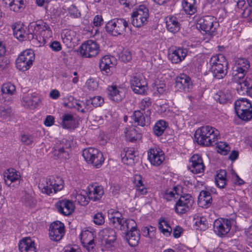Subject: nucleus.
I'll return each mask as SVG.
<instances>
[{
    "mask_svg": "<svg viewBox=\"0 0 252 252\" xmlns=\"http://www.w3.org/2000/svg\"><path fill=\"white\" fill-rule=\"evenodd\" d=\"M29 39H36L39 43L44 44L46 39L52 36L50 26L43 21H39L30 24L28 30Z\"/></svg>",
    "mask_w": 252,
    "mask_h": 252,
    "instance_id": "f257e3e1",
    "label": "nucleus"
},
{
    "mask_svg": "<svg viewBox=\"0 0 252 252\" xmlns=\"http://www.w3.org/2000/svg\"><path fill=\"white\" fill-rule=\"evenodd\" d=\"M220 133L215 127L207 125L199 127L194 133L195 139L200 145L211 146L216 143Z\"/></svg>",
    "mask_w": 252,
    "mask_h": 252,
    "instance_id": "f03ea898",
    "label": "nucleus"
},
{
    "mask_svg": "<svg viewBox=\"0 0 252 252\" xmlns=\"http://www.w3.org/2000/svg\"><path fill=\"white\" fill-rule=\"evenodd\" d=\"M210 70L218 79L223 78L227 73V62L222 54L214 56L210 60Z\"/></svg>",
    "mask_w": 252,
    "mask_h": 252,
    "instance_id": "7ed1b4c3",
    "label": "nucleus"
},
{
    "mask_svg": "<svg viewBox=\"0 0 252 252\" xmlns=\"http://www.w3.org/2000/svg\"><path fill=\"white\" fill-rule=\"evenodd\" d=\"M38 188L43 193L49 195L62 190L63 188V181L59 177H49L40 180Z\"/></svg>",
    "mask_w": 252,
    "mask_h": 252,
    "instance_id": "20e7f679",
    "label": "nucleus"
},
{
    "mask_svg": "<svg viewBox=\"0 0 252 252\" xmlns=\"http://www.w3.org/2000/svg\"><path fill=\"white\" fill-rule=\"evenodd\" d=\"M235 108L237 116L241 120L248 121L252 118V106L248 99L237 100L235 103Z\"/></svg>",
    "mask_w": 252,
    "mask_h": 252,
    "instance_id": "39448f33",
    "label": "nucleus"
},
{
    "mask_svg": "<svg viewBox=\"0 0 252 252\" xmlns=\"http://www.w3.org/2000/svg\"><path fill=\"white\" fill-rule=\"evenodd\" d=\"M82 155L87 162L97 168L102 165L104 160L102 153L98 149L93 148L84 149Z\"/></svg>",
    "mask_w": 252,
    "mask_h": 252,
    "instance_id": "423d86ee",
    "label": "nucleus"
},
{
    "mask_svg": "<svg viewBox=\"0 0 252 252\" xmlns=\"http://www.w3.org/2000/svg\"><path fill=\"white\" fill-rule=\"evenodd\" d=\"M128 23L123 18H116L109 21L106 25L107 32L114 36L122 35L126 32Z\"/></svg>",
    "mask_w": 252,
    "mask_h": 252,
    "instance_id": "0eeeda50",
    "label": "nucleus"
},
{
    "mask_svg": "<svg viewBox=\"0 0 252 252\" xmlns=\"http://www.w3.org/2000/svg\"><path fill=\"white\" fill-rule=\"evenodd\" d=\"M149 17L148 9L144 5H140L131 14V24L135 27H141L147 23Z\"/></svg>",
    "mask_w": 252,
    "mask_h": 252,
    "instance_id": "6e6552de",
    "label": "nucleus"
},
{
    "mask_svg": "<svg viewBox=\"0 0 252 252\" xmlns=\"http://www.w3.org/2000/svg\"><path fill=\"white\" fill-rule=\"evenodd\" d=\"M250 66L249 61L244 58H239L235 60L233 67L234 80H238L245 78Z\"/></svg>",
    "mask_w": 252,
    "mask_h": 252,
    "instance_id": "1a4fd4ad",
    "label": "nucleus"
},
{
    "mask_svg": "<svg viewBox=\"0 0 252 252\" xmlns=\"http://www.w3.org/2000/svg\"><path fill=\"white\" fill-rule=\"evenodd\" d=\"M99 45L93 40H89L83 43L79 48V54L84 58L96 57L100 52Z\"/></svg>",
    "mask_w": 252,
    "mask_h": 252,
    "instance_id": "9d476101",
    "label": "nucleus"
},
{
    "mask_svg": "<svg viewBox=\"0 0 252 252\" xmlns=\"http://www.w3.org/2000/svg\"><path fill=\"white\" fill-rule=\"evenodd\" d=\"M34 59V54L31 49H28L19 56L16 61V67L20 70L26 71L28 70L32 64Z\"/></svg>",
    "mask_w": 252,
    "mask_h": 252,
    "instance_id": "9b49d317",
    "label": "nucleus"
},
{
    "mask_svg": "<svg viewBox=\"0 0 252 252\" xmlns=\"http://www.w3.org/2000/svg\"><path fill=\"white\" fill-rule=\"evenodd\" d=\"M218 23L216 21V19L211 16H206L201 18L197 22V27L202 31L212 34L216 32Z\"/></svg>",
    "mask_w": 252,
    "mask_h": 252,
    "instance_id": "f8f14e48",
    "label": "nucleus"
},
{
    "mask_svg": "<svg viewBox=\"0 0 252 252\" xmlns=\"http://www.w3.org/2000/svg\"><path fill=\"white\" fill-rule=\"evenodd\" d=\"M193 202V199L189 194L180 196L175 205V212L179 215L186 213L189 211Z\"/></svg>",
    "mask_w": 252,
    "mask_h": 252,
    "instance_id": "ddd939ff",
    "label": "nucleus"
},
{
    "mask_svg": "<svg viewBox=\"0 0 252 252\" xmlns=\"http://www.w3.org/2000/svg\"><path fill=\"white\" fill-rule=\"evenodd\" d=\"M131 88L133 91L138 94H143L147 90L145 79L140 75H136L131 77L130 80Z\"/></svg>",
    "mask_w": 252,
    "mask_h": 252,
    "instance_id": "4468645a",
    "label": "nucleus"
},
{
    "mask_svg": "<svg viewBox=\"0 0 252 252\" xmlns=\"http://www.w3.org/2000/svg\"><path fill=\"white\" fill-rule=\"evenodd\" d=\"M231 224V220L228 219L216 220L214 223V231L218 235L223 236L229 232Z\"/></svg>",
    "mask_w": 252,
    "mask_h": 252,
    "instance_id": "2eb2a0df",
    "label": "nucleus"
},
{
    "mask_svg": "<svg viewBox=\"0 0 252 252\" xmlns=\"http://www.w3.org/2000/svg\"><path fill=\"white\" fill-rule=\"evenodd\" d=\"M95 237V232L85 230L82 231L80 239L83 246L89 252H93L95 244L94 239Z\"/></svg>",
    "mask_w": 252,
    "mask_h": 252,
    "instance_id": "dca6fc26",
    "label": "nucleus"
},
{
    "mask_svg": "<svg viewBox=\"0 0 252 252\" xmlns=\"http://www.w3.org/2000/svg\"><path fill=\"white\" fill-rule=\"evenodd\" d=\"M109 98L115 102L121 101L125 97V89L121 86L112 84L107 89Z\"/></svg>",
    "mask_w": 252,
    "mask_h": 252,
    "instance_id": "f3484780",
    "label": "nucleus"
},
{
    "mask_svg": "<svg viewBox=\"0 0 252 252\" xmlns=\"http://www.w3.org/2000/svg\"><path fill=\"white\" fill-rule=\"evenodd\" d=\"M49 231L51 240L59 241L64 234V224L60 221H54L50 224Z\"/></svg>",
    "mask_w": 252,
    "mask_h": 252,
    "instance_id": "a211bd4d",
    "label": "nucleus"
},
{
    "mask_svg": "<svg viewBox=\"0 0 252 252\" xmlns=\"http://www.w3.org/2000/svg\"><path fill=\"white\" fill-rule=\"evenodd\" d=\"M117 60L113 57L109 55L103 56L99 61V68L103 73L109 75L117 64Z\"/></svg>",
    "mask_w": 252,
    "mask_h": 252,
    "instance_id": "6ab92c4d",
    "label": "nucleus"
},
{
    "mask_svg": "<svg viewBox=\"0 0 252 252\" xmlns=\"http://www.w3.org/2000/svg\"><path fill=\"white\" fill-rule=\"evenodd\" d=\"M99 236L102 243L107 247L113 246L116 240V232L113 229L111 228L103 229L99 232Z\"/></svg>",
    "mask_w": 252,
    "mask_h": 252,
    "instance_id": "aec40b11",
    "label": "nucleus"
},
{
    "mask_svg": "<svg viewBox=\"0 0 252 252\" xmlns=\"http://www.w3.org/2000/svg\"><path fill=\"white\" fill-rule=\"evenodd\" d=\"M189 169L194 174L202 173L204 172L205 165L200 156L195 154L191 157L189 160Z\"/></svg>",
    "mask_w": 252,
    "mask_h": 252,
    "instance_id": "412c9836",
    "label": "nucleus"
},
{
    "mask_svg": "<svg viewBox=\"0 0 252 252\" xmlns=\"http://www.w3.org/2000/svg\"><path fill=\"white\" fill-rule=\"evenodd\" d=\"M176 86L184 92H189L193 88V84L189 76L182 74L176 78Z\"/></svg>",
    "mask_w": 252,
    "mask_h": 252,
    "instance_id": "4be33fe9",
    "label": "nucleus"
},
{
    "mask_svg": "<svg viewBox=\"0 0 252 252\" xmlns=\"http://www.w3.org/2000/svg\"><path fill=\"white\" fill-rule=\"evenodd\" d=\"M55 206L58 212L64 216L71 215L74 210V204L68 200H59L56 203Z\"/></svg>",
    "mask_w": 252,
    "mask_h": 252,
    "instance_id": "5701e85b",
    "label": "nucleus"
},
{
    "mask_svg": "<svg viewBox=\"0 0 252 252\" xmlns=\"http://www.w3.org/2000/svg\"><path fill=\"white\" fill-rule=\"evenodd\" d=\"M148 156L151 163L156 166L160 165L164 160V153L159 148L150 149L148 153Z\"/></svg>",
    "mask_w": 252,
    "mask_h": 252,
    "instance_id": "b1692460",
    "label": "nucleus"
},
{
    "mask_svg": "<svg viewBox=\"0 0 252 252\" xmlns=\"http://www.w3.org/2000/svg\"><path fill=\"white\" fill-rule=\"evenodd\" d=\"M136 222L132 219H126L123 218L114 227L124 232L125 234L129 230L135 228Z\"/></svg>",
    "mask_w": 252,
    "mask_h": 252,
    "instance_id": "393cba45",
    "label": "nucleus"
},
{
    "mask_svg": "<svg viewBox=\"0 0 252 252\" xmlns=\"http://www.w3.org/2000/svg\"><path fill=\"white\" fill-rule=\"evenodd\" d=\"M146 112L147 113L145 114V116L140 111H135L132 116L133 120L135 123H137L138 125L144 126L147 124L150 123V115L151 114L150 109L147 110Z\"/></svg>",
    "mask_w": 252,
    "mask_h": 252,
    "instance_id": "a878e982",
    "label": "nucleus"
},
{
    "mask_svg": "<svg viewBox=\"0 0 252 252\" xmlns=\"http://www.w3.org/2000/svg\"><path fill=\"white\" fill-rule=\"evenodd\" d=\"M125 238L131 247H135L138 245L140 238L139 231L135 228L129 230L125 234Z\"/></svg>",
    "mask_w": 252,
    "mask_h": 252,
    "instance_id": "bb28decb",
    "label": "nucleus"
},
{
    "mask_svg": "<svg viewBox=\"0 0 252 252\" xmlns=\"http://www.w3.org/2000/svg\"><path fill=\"white\" fill-rule=\"evenodd\" d=\"M19 249L20 252H36L34 242L28 237L23 239L19 242Z\"/></svg>",
    "mask_w": 252,
    "mask_h": 252,
    "instance_id": "cd10ccee",
    "label": "nucleus"
},
{
    "mask_svg": "<svg viewBox=\"0 0 252 252\" xmlns=\"http://www.w3.org/2000/svg\"><path fill=\"white\" fill-rule=\"evenodd\" d=\"M20 175L19 173L14 169H8L4 173V179L5 184L8 186H10L12 183H19L20 180Z\"/></svg>",
    "mask_w": 252,
    "mask_h": 252,
    "instance_id": "c85d7f7f",
    "label": "nucleus"
},
{
    "mask_svg": "<svg viewBox=\"0 0 252 252\" xmlns=\"http://www.w3.org/2000/svg\"><path fill=\"white\" fill-rule=\"evenodd\" d=\"M166 27L168 31L175 33L180 29V24L177 18L173 16H168L165 18Z\"/></svg>",
    "mask_w": 252,
    "mask_h": 252,
    "instance_id": "c756f323",
    "label": "nucleus"
},
{
    "mask_svg": "<svg viewBox=\"0 0 252 252\" xmlns=\"http://www.w3.org/2000/svg\"><path fill=\"white\" fill-rule=\"evenodd\" d=\"M38 101L39 98L35 94H27L23 97L22 105L26 108L33 109L36 106Z\"/></svg>",
    "mask_w": 252,
    "mask_h": 252,
    "instance_id": "7c9ffc66",
    "label": "nucleus"
},
{
    "mask_svg": "<svg viewBox=\"0 0 252 252\" xmlns=\"http://www.w3.org/2000/svg\"><path fill=\"white\" fill-rule=\"evenodd\" d=\"M212 202L210 193L206 190H202L198 198V204L202 208H208Z\"/></svg>",
    "mask_w": 252,
    "mask_h": 252,
    "instance_id": "2f4dec72",
    "label": "nucleus"
},
{
    "mask_svg": "<svg viewBox=\"0 0 252 252\" xmlns=\"http://www.w3.org/2000/svg\"><path fill=\"white\" fill-rule=\"evenodd\" d=\"M186 56L187 51L185 49L178 48L169 55V58L173 63H178L181 62Z\"/></svg>",
    "mask_w": 252,
    "mask_h": 252,
    "instance_id": "473e14b6",
    "label": "nucleus"
},
{
    "mask_svg": "<svg viewBox=\"0 0 252 252\" xmlns=\"http://www.w3.org/2000/svg\"><path fill=\"white\" fill-rule=\"evenodd\" d=\"M63 42L69 47L73 45L75 41V32L74 31L64 30L61 34Z\"/></svg>",
    "mask_w": 252,
    "mask_h": 252,
    "instance_id": "72a5a7b5",
    "label": "nucleus"
},
{
    "mask_svg": "<svg viewBox=\"0 0 252 252\" xmlns=\"http://www.w3.org/2000/svg\"><path fill=\"white\" fill-rule=\"evenodd\" d=\"M104 194V190L101 186H96L93 188V189H89L88 195L90 199L93 201L99 200Z\"/></svg>",
    "mask_w": 252,
    "mask_h": 252,
    "instance_id": "f704fd0d",
    "label": "nucleus"
},
{
    "mask_svg": "<svg viewBox=\"0 0 252 252\" xmlns=\"http://www.w3.org/2000/svg\"><path fill=\"white\" fill-rule=\"evenodd\" d=\"M62 126L63 128L74 129L76 127L75 120L71 114H65L63 116Z\"/></svg>",
    "mask_w": 252,
    "mask_h": 252,
    "instance_id": "c9c22d12",
    "label": "nucleus"
},
{
    "mask_svg": "<svg viewBox=\"0 0 252 252\" xmlns=\"http://www.w3.org/2000/svg\"><path fill=\"white\" fill-rule=\"evenodd\" d=\"M226 172L224 170H220L215 177L216 185L219 188L223 189L226 185Z\"/></svg>",
    "mask_w": 252,
    "mask_h": 252,
    "instance_id": "e433bc0d",
    "label": "nucleus"
},
{
    "mask_svg": "<svg viewBox=\"0 0 252 252\" xmlns=\"http://www.w3.org/2000/svg\"><path fill=\"white\" fill-rule=\"evenodd\" d=\"M195 3V0H183L182 7L187 14L192 15L196 11Z\"/></svg>",
    "mask_w": 252,
    "mask_h": 252,
    "instance_id": "4c0bfd02",
    "label": "nucleus"
},
{
    "mask_svg": "<svg viewBox=\"0 0 252 252\" xmlns=\"http://www.w3.org/2000/svg\"><path fill=\"white\" fill-rule=\"evenodd\" d=\"M108 217L110 223L113 226L123 218L122 215L119 211L113 209L108 210Z\"/></svg>",
    "mask_w": 252,
    "mask_h": 252,
    "instance_id": "58836bf2",
    "label": "nucleus"
},
{
    "mask_svg": "<svg viewBox=\"0 0 252 252\" xmlns=\"http://www.w3.org/2000/svg\"><path fill=\"white\" fill-rule=\"evenodd\" d=\"M125 133L127 139L131 142L136 141L142 137L141 134L138 133L134 128L128 129L126 128Z\"/></svg>",
    "mask_w": 252,
    "mask_h": 252,
    "instance_id": "ea45409f",
    "label": "nucleus"
},
{
    "mask_svg": "<svg viewBox=\"0 0 252 252\" xmlns=\"http://www.w3.org/2000/svg\"><path fill=\"white\" fill-rule=\"evenodd\" d=\"M167 126L168 124L165 121H158L153 127V131L155 134L158 136L161 135Z\"/></svg>",
    "mask_w": 252,
    "mask_h": 252,
    "instance_id": "a19ab883",
    "label": "nucleus"
},
{
    "mask_svg": "<svg viewBox=\"0 0 252 252\" xmlns=\"http://www.w3.org/2000/svg\"><path fill=\"white\" fill-rule=\"evenodd\" d=\"M75 201L81 205H86L90 198L88 195V192L83 191L80 193H77L75 195Z\"/></svg>",
    "mask_w": 252,
    "mask_h": 252,
    "instance_id": "79ce46f5",
    "label": "nucleus"
},
{
    "mask_svg": "<svg viewBox=\"0 0 252 252\" xmlns=\"http://www.w3.org/2000/svg\"><path fill=\"white\" fill-rule=\"evenodd\" d=\"M134 151L132 148L128 149L125 152V156H123L124 154H122L123 161L126 164H132L134 162L133 158Z\"/></svg>",
    "mask_w": 252,
    "mask_h": 252,
    "instance_id": "37998d69",
    "label": "nucleus"
},
{
    "mask_svg": "<svg viewBox=\"0 0 252 252\" xmlns=\"http://www.w3.org/2000/svg\"><path fill=\"white\" fill-rule=\"evenodd\" d=\"M13 34L17 39L23 40L26 34V31L22 25L17 24L13 28Z\"/></svg>",
    "mask_w": 252,
    "mask_h": 252,
    "instance_id": "c03bdc74",
    "label": "nucleus"
},
{
    "mask_svg": "<svg viewBox=\"0 0 252 252\" xmlns=\"http://www.w3.org/2000/svg\"><path fill=\"white\" fill-rule=\"evenodd\" d=\"M1 92L2 95H13L16 92V88L14 85L10 83L4 84L1 87Z\"/></svg>",
    "mask_w": 252,
    "mask_h": 252,
    "instance_id": "a18cd8bd",
    "label": "nucleus"
},
{
    "mask_svg": "<svg viewBox=\"0 0 252 252\" xmlns=\"http://www.w3.org/2000/svg\"><path fill=\"white\" fill-rule=\"evenodd\" d=\"M234 81L238 84V87H236L237 92L240 94L246 87L247 89L248 87L250 86L251 80L249 78L240 79L238 80H234Z\"/></svg>",
    "mask_w": 252,
    "mask_h": 252,
    "instance_id": "49530a36",
    "label": "nucleus"
},
{
    "mask_svg": "<svg viewBox=\"0 0 252 252\" xmlns=\"http://www.w3.org/2000/svg\"><path fill=\"white\" fill-rule=\"evenodd\" d=\"M231 98V95L229 93L220 92L216 94L215 99L220 103H225L228 101Z\"/></svg>",
    "mask_w": 252,
    "mask_h": 252,
    "instance_id": "de8ad7c7",
    "label": "nucleus"
},
{
    "mask_svg": "<svg viewBox=\"0 0 252 252\" xmlns=\"http://www.w3.org/2000/svg\"><path fill=\"white\" fill-rule=\"evenodd\" d=\"M217 147L218 148V152L223 155H227L230 150L229 145L226 143L223 142L218 143Z\"/></svg>",
    "mask_w": 252,
    "mask_h": 252,
    "instance_id": "09e8293b",
    "label": "nucleus"
},
{
    "mask_svg": "<svg viewBox=\"0 0 252 252\" xmlns=\"http://www.w3.org/2000/svg\"><path fill=\"white\" fill-rule=\"evenodd\" d=\"M154 89L156 90L159 94H163L166 91V85L164 81L158 79L155 80Z\"/></svg>",
    "mask_w": 252,
    "mask_h": 252,
    "instance_id": "8fccbe9b",
    "label": "nucleus"
},
{
    "mask_svg": "<svg viewBox=\"0 0 252 252\" xmlns=\"http://www.w3.org/2000/svg\"><path fill=\"white\" fill-rule=\"evenodd\" d=\"M176 196H178V194L176 188L174 187V189L166 190L163 194V198L167 201H171L176 198Z\"/></svg>",
    "mask_w": 252,
    "mask_h": 252,
    "instance_id": "3c124183",
    "label": "nucleus"
},
{
    "mask_svg": "<svg viewBox=\"0 0 252 252\" xmlns=\"http://www.w3.org/2000/svg\"><path fill=\"white\" fill-rule=\"evenodd\" d=\"M98 83L94 78H90L88 79L86 82V87L91 91L96 90L98 88Z\"/></svg>",
    "mask_w": 252,
    "mask_h": 252,
    "instance_id": "603ef678",
    "label": "nucleus"
},
{
    "mask_svg": "<svg viewBox=\"0 0 252 252\" xmlns=\"http://www.w3.org/2000/svg\"><path fill=\"white\" fill-rule=\"evenodd\" d=\"M75 105H71V103L70 102L66 103L64 104V105L66 107H68L70 108H77V110L82 113L86 112V111L84 108H83V106L85 105V103L83 102H79L77 100H75Z\"/></svg>",
    "mask_w": 252,
    "mask_h": 252,
    "instance_id": "864d4df0",
    "label": "nucleus"
},
{
    "mask_svg": "<svg viewBox=\"0 0 252 252\" xmlns=\"http://www.w3.org/2000/svg\"><path fill=\"white\" fill-rule=\"evenodd\" d=\"M12 115V109L11 107H0V117L2 119H6Z\"/></svg>",
    "mask_w": 252,
    "mask_h": 252,
    "instance_id": "5fc2aeb1",
    "label": "nucleus"
},
{
    "mask_svg": "<svg viewBox=\"0 0 252 252\" xmlns=\"http://www.w3.org/2000/svg\"><path fill=\"white\" fill-rule=\"evenodd\" d=\"M131 58V53L127 49L123 50L119 54V59L124 62H128Z\"/></svg>",
    "mask_w": 252,
    "mask_h": 252,
    "instance_id": "6e6d98bb",
    "label": "nucleus"
},
{
    "mask_svg": "<svg viewBox=\"0 0 252 252\" xmlns=\"http://www.w3.org/2000/svg\"><path fill=\"white\" fill-rule=\"evenodd\" d=\"M152 102L151 99L148 97H146L141 100L139 104V106L141 110H148L149 107L151 106Z\"/></svg>",
    "mask_w": 252,
    "mask_h": 252,
    "instance_id": "4d7b16f0",
    "label": "nucleus"
},
{
    "mask_svg": "<svg viewBox=\"0 0 252 252\" xmlns=\"http://www.w3.org/2000/svg\"><path fill=\"white\" fill-rule=\"evenodd\" d=\"M54 152L55 154H58L60 158H62L66 159L69 158L68 153L65 152L62 147L55 149Z\"/></svg>",
    "mask_w": 252,
    "mask_h": 252,
    "instance_id": "13d9d810",
    "label": "nucleus"
},
{
    "mask_svg": "<svg viewBox=\"0 0 252 252\" xmlns=\"http://www.w3.org/2000/svg\"><path fill=\"white\" fill-rule=\"evenodd\" d=\"M68 12L69 15L73 18H77L80 16V12L73 4L68 8Z\"/></svg>",
    "mask_w": 252,
    "mask_h": 252,
    "instance_id": "bf43d9fd",
    "label": "nucleus"
},
{
    "mask_svg": "<svg viewBox=\"0 0 252 252\" xmlns=\"http://www.w3.org/2000/svg\"><path fill=\"white\" fill-rule=\"evenodd\" d=\"M21 140L26 145H31L33 142V138L32 135L23 134L21 135Z\"/></svg>",
    "mask_w": 252,
    "mask_h": 252,
    "instance_id": "052dcab7",
    "label": "nucleus"
},
{
    "mask_svg": "<svg viewBox=\"0 0 252 252\" xmlns=\"http://www.w3.org/2000/svg\"><path fill=\"white\" fill-rule=\"evenodd\" d=\"M104 221V217L101 213H97L94 216V222L95 224L101 225Z\"/></svg>",
    "mask_w": 252,
    "mask_h": 252,
    "instance_id": "680f3d73",
    "label": "nucleus"
},
{
    "mask_svg": "<svg viewBox=\"0 0 252 252\" xmlns=\"http://www.w3.org/2000/svg\"><path fill=\"white\" fill-rule=\"evenodd\" d=\"M249 6L245 8L243 12L244 17H250L252 19V0H248Z\"/></svg>",
    "mask_w": 252,
    "mask_h": 252,
    "instance_id": "e2e57ef3",
    "label": "nucleus"
},
{
    "mask_svg": "<svg viewBox=\"0 0 252 252\" xmlns=\"http://www.w3.org/2000/svg\"><path fill=\"white\" fill-rule=\"evenodd\" d=\"M103 103L104 99L100 96H94L92 99V104L95 107L101 106Z\"/></svg>",
    "mask_w": 252,
    "mask_h": 252,
    "instance_id": "0e129e2a",
    "label": "nucleus"
},
{
    "mask_svg": "<svg viewBox=\"0 0 252 252\" xmlns=\"http://www.w3.org/2000/svg\"><path fill=\"white\" fill-rule=\"evenodd\" d=\"M133 183L135 188L144 185L142 176L138 174L134 175Z\"/></svg>",
    "mask_w": 252,
    "mask_h": 252,
    "instance_id": "69168bd1",
    "label": "nucleus"
},
{
    "mask_svg": "<svg viewBox=\"0 0 252 252\" xmlns=\"http://www.w3.org/2000/svg\"><path fill=\"white\" fill-rule=\"evenodd\" d=\"M21 3H17L16 2H12L11 5L10 9L15 12H18L23 9L25 4H21Z\"/></svg>",
    "mask_w": 252,
    "mask_h": 252,
    "instance_id": "338daca9",
    "label": "nucleus"
},
{
    "mask_svg": "<svg viewBox=\"0 0 252 252\" xmlns=\"http://www.w3.org/2000/svg\"><path fill=\"white\" fill-rule=\"evenodd\" d=\"M24 202L26 205L32 207L35 204V200L31 195L28 194L25 197Z\"/></svg>",
    "mask_w": 252,
    "mask_h": 252,
    "instance_id": "774afa93",
    "label": "nucleus"
}]
</instances>
